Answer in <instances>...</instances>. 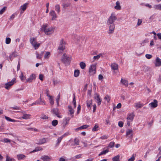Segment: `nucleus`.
Masks as SVG:
<instances>
[{"mask_svg": "<svg viewBox=\"0 0 161 161\" xmlns=\"http://www.w3.org/2000/svg\"><path fill=\"white\" fill-rule=\"evenodd\" d=\"M88 127V126L87 125H84L80 127L78 129H83L87 128Z\"/></svg>", "mask_w": 161, "mask_h": 161, "instance_id": "nucleus-53", "label": "nucleus"}, {"mask_svg": "<svg viewBox=\"0 0 161 161\" xmlns=\"http://www.w3.org/2000/svg\"><path fill=\"white\" fill-rule=\"evenodd\" d=\"M16 82V79L15 78H13L12 80L6 83L5 85V88L7 90H9Z\"/></svg>", "mask_w": 161, "mask_h": 161, "instance_id": "nucleus-4", "label": "nucleus"}, {"mask_svg": "<svg viewBox=\"0 0 161 161\" xmlns=\"http://www.w3.org/2000/svg\"><path fill=\"white\" fill-rule=\"evenodd\" d=\"M50 53L49 52H46L45 54L44 58L45 59H48L50 56Z\"/></svg>", "mask_w": 161, "mask_h": 161, "instance_id": "nucleus-26", "label": "nucleus"}, {"mask_svg": "<svg viewBox=\"0 0 161 161\" xmlns=\"http://www.w3.org/2000/svg\"><path fill=\"white\" fill-rule=\"evenodd\" d=\"M80 65L81 69H84L86 66L85 63L83 62H80Z\"/></svg>", "mask_w": 161, "mask_h": 161, "instance_id": "nucleus-37", "label": "nucleus"}, {"mask_svg": "<svg viewBox=\"0 0 161 161\" xmlns=\"http://www.w3.org/2000/svg\"><path fill=\"white\" fill-rule=\"evenodd\" d=\"M46 140L45 138H42L40 140L39 144H42L46 143Z\"/></svg>", "mask_w": 161, "mask_h": 161, "instance_id": "nucleus-44", "label": "nucleus"}, {"mask_svg": "<svg viewBox=\"0 0 161 161\" xmlns=\"http://www.w3.org/2000/svg\"><path fill=\"white\" fill-rule=\"evenodd\" d=\"M52 124L53 126H55L57 125L58 124V121L56 120H53L52 121Z\"/></svg>", "mask_w": 161, "mask_h": 161, "instance_id": "nucleus-49", "label": "nucleus"}, {"mask_svg": "<svg viewBox=\"0 0 161 161\" xmlns=\"http://www.w3.org/2000/svg\"><path fill=\"white\" fill-rule=\"evenodd\" d=\"M144 104L141 103L140 102H138L135 103L134 107L136 108H142Z\"/></svg>", "mask_w": 161, "mask_h": 161, "instance_id": "nucleus-23", "label": "nucleus"}, {"mask_svg": "<svg viewBox=\"0 0 161 161\" xmlns=\"http://www.w3.org/2000/svg\"><path fill=\"white\" fill-rule=\"evenodd\" d=\"M19 77L22 81H24L26 79V77L25 76H24L23 73L21 72V75L19 76Z\"/></svg>", "mask_w": 161, "mask_h": 161, "instance_id": "nucleus-32", "label": "nucleus"}, {"mask_svg": "<svg viewBox=\"0 0 161 161\" xmlns=\"http://www.w3.org/2000/svg\"><path fill=\"white\" fill-rule=\"evenodd\" d=\"M52 111L59 118H62V116L60 114L58 109L57 108H53L52 110Z\"/></svg>", "mask_w": 161, "mask_h": 161, "instance_id": "nucleus-12", "label": "nucleus"}, {"mask_svg": "<svg viewBox=\"0 0 161 161\" xmlns=\"http://www.w3.org/2000/svg\"><path fill=\"white\" fill-rule=\"evenodd\" d=\"M36 77V76L35 74H32L26 80V82H31L35 80Z\"/></svg>", "mask_w": 161, "mask_h": 161, "instance_id": "nucleus-8", "label": "nucleus"}, {"mask_svg": "<svg viewBox=\"0 0 161 161\" xmlns=\"http://www.w3.org/2000/svg\"><path fill=\"white\" fill-rule=\"evenodd\" d=\"M55 9L57 13L59 14L60 10V6L58 4H56L55 6Z\"/></svg>", "mask_w": 161, "mask_h": 161, "instance_id": "nucleus-29", "label": "nucleus"}, {"mask_svg": "<svg viewBox=\"0 0 161 161\" xmlns=\"http://www.w3.org/2000/svg\"><path fill=\"white\" fill-rule=\"evenodd\" d=\"M41 119H48V117L45 114H42Z\"/></svg>", "mask_w": 161, "mask_h": 161, "instance_id": "nucleus-51", "label": "nucleus"}, {"mask_svg": "<svg viewBox=\"0 0 161 161\" xmlns=\"http://www.w3.org/2000/svg\"><path fill=\"white\" fill-rule=\"evenodd\" d=\"M120 82L123 84V85H125V86H128V82L127 80L121 78L120 80Z\"/></svg>", "mask_w": 161, "mask_h": 161, "instance_id": "nucleus-24", "label": "nucleus"}, {"mask_svg": "<svg viewBox=\"0 0 161 161\" xmlns=\"http://www.w3.org/2000/svg\"><path fill=\"white\" fill-rule=\"evenodd\" d=\"M49 98V103L51 105V106H53L54 102L53 97V96H51V97H50Z\"/></svg>", "mask_w": 161, "mask_h": 161, "instance_id": "nucleus-33", "label": "nucleus"}, {"mask_svg": "<svg viewBox=\"0 0 161 161\" xmlns=\"http://www.w3.org/2000/svg\"><path fill=\"white\" fill-rule=\"evenodd\" d=\"M74 142L75 144V145H79V140L78 139H77V138H75L74 140Z\"/></svg>", "mask_w": 161, "mask_h": 161, "instance_id": "nucleus-52", "label": "nucleus"}, {"mask_svg": "<svg viewBox=\"0 0 161 161\" xmlns=\"http://www.w3.org/2000/svg\"><path fill=\"white\" fill-rule=\"evenodd\" d=\"M135 156L134 155V154H133L132 155L131 157L128 160V161H134L135 160Z\"/></svg>", "mask_w": 161, "mask_h": 161, "instance_id": "nucleus-54", "label": "nucleus"}, {"mask_svg": "<svg viewBox=\"0 0 161 161\" xmlns=\"http://www.w3.org/2000/svg\"><path fill=\"white\" fill-rule=\"evenodd\" d=\"M158 37V38L160 40H161V33H158L157 34Z\"/></svg>", "mask_w": 161, "mask_h": 161, "instance_id": "nucleus-64", "label": "nucleus"}, {"mask_svg": "<svg viewBox=\"0 0 161 161\" xmlns=\"http://www.w3.org/2000/svg\"><path fill=\"white\" fill-rule=\"evenodd\" d=\"M65 46L64 41L63 39H61L60 41V44L58 47V50L63 51L64 49Z\"/></svg>", "mask_w": 161, "mask_h": 161, "instance_id": "nucleus-10", "label": "nucleus"}, {"mask_svg": "<svg viewBox=\"0 0 161 161\" xmlns=\"http://www.w3.org/2000/svg\"><path fill=\"white\" fill-rule=\"evenodd\" d=\"M109 25V31L108 33L109 34H112L113 33L115 29V26L114 24L108 25Z\"/></svg>", "mask_w": 161, "mask_h": 161, "instance_id": "nucleus-13", "label": "nucleus"}, {"mask_svg": "<svg viewBox=\"0 0 161 161\" xmlns=\"http://www.w3.org/2000/svg\"><path fill=\"white\" fill-rule=\"evenodd\" d=\"M11 141L9 139L5 138L0 140V142H4V143H10L11 142Z\"/></svg>", "mask_w": 161, "mask_h": 161, "instance_id": "nucleus-28", "label": "nucleus"}, {"mask_svg": "<svg viewBox=\"0 0 161 161\" xmlns=\"http://www.w3.org/2000/svg\"><path fill=\"white\" fill-rule=\"evenodd\" d=\"M63 136H61L58 137V139H57V142L56 143V145L58 146L59 145L60 142H61V140H62V139L63 138Z\"/></svg>", "mask_w": 161, "mask_h": 161, "instance_id": "nucleus-38", "label": "nucleus"}, {"mask_svg": "<svg viewBox=\"0 0 161 161\" xmlns=\"http://www.w3.org/2000/svg\"><path fill=\"white\" fill-rule=\"evenodd\" d=\"M104 99L107 102L109 103L110 100V97L108 95H106L104 97Z\"/></svg>", "mask_w": 161, "mask_h": 161, "instance_id": "nucleus-47", "label": "nucleus"}, {"mask_svg": "<svg viewBox=\"0 0 161 161\" xmlns=\"http://www.w3.org/2000/svg\"><path fill=\"white\" fill-rule=\"evenodd\" d=\"M118 125L120 127H122L123 126V123L122 121H119L118 123Z\"/></svg>", "mask_w": 161, "mask_h": 161, "instance_id": "nucleus-63", "label": "nucleus"}, {"mask_svg": "<svg viewBox=\"0 0 161 161\" xmlns=\"http://www.w3.org/2000/svg\"><path fill=\"white\" fill-rule=\"evenodd\" d=\"M111 67L112 70L114 72V70H117L118 69V65L117 64L115 63L112 64L111 65Z\"/></svg>", "mask_w": 161, "mask_h": 161, "instance_id": "nucleus-18", "label": "nucleus"}, {"mask_svg": "<svg viewBox=\"0 0 161 161\" xmlns=\"http://www.w3.org/2000/svg\"><path fill=\"white\" fill-rule=\"evenodd\" d=\"M5 118L7 120L9 121H11L13 122H16L17 121L15 120L11 119L9 117L7 116H5Z\"/></svg>", "mask_w": 161, "mask_h": 161, "instance_id": "nucleus-45", "label": "nucleus"}, {"mask_svg": "<svg viewBox=\"0 0 161 161\" xmlns=\"http://www.w3.org/2000/svg\"><path fill=\"white\" fill-rule=\"evenodd\" d=\"M70 6V4L69 3H64L63 5V6L64 8H66Z\"/></svg>", "mask_w": 161, "mask_h": 161, "instance_id": "nucleus-57", "label": "nucleus"}, {"mask_svg": "<svg viewBox=\"0 0 161 161\" xmlns=\"http://www.w3.org/2000/svg\"><path fill=\"white\" fill-rule=\"evenodd\" d=\"M80 74V71L78 69H76L75 70L74 73V76L75 77H77L79 76Z\"/></svg>", "mask_w": 161, "mask_h": 161, "instance_id": "nucleus-36", "label": "nucleus"}, {"mask_svg": "<svg viewBox=\"0 0 161 161\" xmlns=\"http://www.w3.org/2000/svg\"><path fill=\"white\" fill-rule=\"evenodd\" d=\"M94 99L95 102L97 103L98 105H100L101 104L102 100L98 94L96 93L95 94Z\"/></svg>", "mask_w": 161, "mask_h": 161, "instance_id": "nucleus-7", "label": "nucleus"}, {"mask_svg": "<svg viewBox=\"0 0 161 161\" xmlns=\"http://www.w3.org/2000/svg\"><path fill=\"white\" fill-rule=\"evenodd\" d=\"M42 148L40 147H36L35 149L32 151V152L34 153L40 150H42Z\"/></svg>", "mask_w": 161, "mask_h": 161, "instance_id": "nucleus-40", "label": "nucleus"}, {"mask_svg": "<svg viewBox=\"0 0 161 161\" xmlns=\"http://www.w3.org/2000/svg\"><path fill=\"white\" fill-rule=\"evenodd\" d=\"M145 57L147 59H150L152 58V56L151 54H146Z\"/></svg>", "mask_w": 161, "mask_h": 161, "instance_id": "nucleus-56", "label": "nucleus"}, {"mask_svg": "<svg viewBox=\"0 0 161 161\" xmlns=\"http://www.w3.org/2000/svg\"><path fill=\"white\" fill-rule=\"evenodd\" d=\"M109 152L108 149L104 150L102 151L99 154V156H100L103 154H105Z\"/></svg>", "mask_w": 161, "mask_h": 161, "instance_id": "nucleus-42", "label": "nucleus"}, {"mask_svg": "<svg viewBox=\"0 0 161 161\" xmlns=\"http://www.w3.org/2000/svg\"><path fill=\"white\" fill-rule=\"evenodd\" d=\"M17 157L18 160H20L25 159L26 156L24 154H19L17 155Z\"/></svg>", "mask_w": 161, "mask_h": 161, "instance_id": "nucleus-21", "label": "nucleus"}, {"mask_svg": "<svg viewBox=\"0 0 161 161\" xmlns=\"http://www.w3.org/2000/svg\"><path fill=\"white\" fill-rule=\"evenodd\" d=\"M54 28L53 27H48V25L45 24L43 25L42 27L41 30L47 35H51L54 32Z\"/></svg>", "mask_w": 161, "mask_h": 161, "instance_id": "nucleus-1", "label": "nucleus"}, {"mask_svg": "<svg viewBox=\"0 0 161 161\" xmlns=\"http://www.w3.org/2000/svg\"><path fill=\"white\" fill-rule=\"evenodd\" d=\"M114 142H111L109 144L108 146V149L111 148L113 147L114 146Z\"/></svg>", "mask_w": 161, "mask_h": 161, "instance_id": "nucleus-50", "label": "nucleus"}, {"mask_svg": "<svg viewBox=\"0 0 161 161\" xmlns=\"http://www.w3.org/2000/svg\"><path fill=\"white\" fill-rule=\"evenodd\" d=\"M110 118V116H108V118L107 119L105 120L106 123L107 125H110V121L109 120V119Z\"/></svg>", "mask_w": 161, "mask_h": 161, "instance_id": "nucleus-59", "label": "nucleus"}, {"mask_svg": "<svg viewBox=\"0 0 161 161\" xmlns=\"http://www.w3.org/2000/svg\"><path fill=\"white\" fill-rule=\"evenodd\" d=\"M96 64L91 65L89 69V72L90 75H93L96 73Z\"/></svg>", "mask_w": 161, "mask_h": 161, "instance_id": "nucleus-5", "label": "nucleus"}, {"mask_svg": "<svg viewBox=\"0 0 161 161\" xmlns=\"http://www.w3.org/2000/svg\"><path fill=\"white\" fill-rule=\"evenodd\" d=\"M68 114L70 115L71 118H73L74 117V110L72 108L71 106L69 105L68 106Z\"/></svg>", "mask_w": 161, "mask_h": 161, "instance_id": "nucleus-9", "label": "nucleus"}, {"mask_svg": "<svg viewBox=\"0 0 161 161\" xmlns=\"http://www.w3.org/2000/svg\"><path fill=\"white\" fill-rule=\"evenodd\" d=\"M108 136L106 135H103L101 136L100 138L102 139H106L108 138Z\"/></svg>", "mask_w": 161, "mask_h": 161, "instance_id": "nucleus-60", "label": "nucleus"}, {"mask_svg": "<svg viewBox=\"0 0 161 161\" xmlns=\"http://www.w3.org/2000/svg\"><path fill=\"white\" fill-rule=\"evenodd\" d=\"M134 113H132L129 114L127 116V119L128 120H129L130 121H132L134 117Z\"/></svg>", "mask_w": 161, "mask_h": 161, "instance_id": "nucleus-19", "label": "nucleus"}, {"mask_svg": "<svg viewBox=\"0 0 161 161\" xmlns=\"http://www.w3.org/2000/svg\"><path fill=\"white\" fill-rule=\"evenodd\" d=\"M49 14L52 17V20H55L57 17V15L54 10H52L49 12Z\"/></svg>", "mask_w": 161, "mask_h": 161, "instance_id": "nucleus-15", "label": "nucleus"}, {"mask_svg": "<svg viewBox=\"0 0 161 161\" xmlns=\"http://www.w3.org/2000/svg\"><path fill=\"white\" fill-rule=\"evenodd\" d=\"M40 43L37 42L33 46L35 49H37L40 46Z\"/></svg>", "mask_w": 161, "mask_h": 161, "instance_id": "nucleus-43", "label": "nucleus"}, {"mask_svg": "<svg viewBox=\"0 0 161 161\" xmlns=\"http://www.w3.org/2000/svg\"><path fill=\"white\" fill-rule=\"evenodd\" d=\"M36 57L37 58L39 59H41V58L42 57V56L43 54V52L41 54H39L37 52H36Z\"/></svg>", "mask_w": 161, "mask_h": 161, "instance_id": "nucleus-39", "label": "nucleus"}, {"mask_svg": "<svg viewBox=\"0 0 161 161\" xmlns=\"http://www.w3.org/2000/svg\"><path fill=\"white\" fill-rule=\"evenodd\" d=\"M39 101H42L44 105L46 104V103L45 102V101L44 100H42L41 97H40L38 100H36L34 103L31 104V106H32L33 105L38 104H40V103L39 102Z\"/></svg>", "mask_w": 161, "mask_h": 161, "instance_id": "nucleus-17", "label": "nucleus"}, {"mask_svg": "<svg viewBox=\"0 0 161 161\" xmlns=\"http://www.w3.org/2000/svg\"><path fill=\"white\" fill-rule=\"evenodd\" d=\"M71 58L65 54H64L61 59L62 61L65 65L69 64L71 61Z\"/></svg>", "mask_w": 161, "mask_h": 161, "instance_id": "nucleus-3", "label": "nucleus"}, {"mask_svg": "<svg viewBox=\"0 0 161 161\" xmlns=\"http://www.w3.org/2000/svg\"><path fill=\"white\" fill-rule=\"evenodd\" d=\"M59 99H60V96H59V95H58V96L57 98L56 99V101L57 103V104L58 106L59 105Z\"/></svg>", "mask_w": 161, "mask_h": 161, "instance_id": "nucleus-61", "label": "nucleus"}, {"mask_svg": "<svg viewBox=\"0 0 161 161\" xmlns=\"http://www.w3.org/2000/svg\"><path fill=\"white\" fill-rule=\"evenodd\" d=\"M153 7L155 9L161 10V4L155 5L153 6Z\"/></svg>", "mask_w": 161, "mask_h": 161, "instance_id": "nucleus-30", "label": "nucleus"}, {"mask_svg": "<svg viewBox=\"0 0 161 161\" xmlns=\"http://www.w3.org/2000/svg\"><path fill=\"white\" fill-rule=\"evenodd\" d=\"M98 130V125L95 124L94 127L92 129V130L93 131H97Z\"/></svg>", "mask_w": 161, "mask_h": 161, "instance_id": "nucleus-46", "label": "nucleus"}, {"mask_svg": "<svg viewBox=\"0 0 161 161\" xmlns=\"http://www.w3.org/2000/svg\"><path fill=\"white\" fill-rule=\"evenodd\" d=\"M30 41L31 44L33 46L34 45L35 43H36L37 42L36 41V38L35 37H31L30 38Z\"/></svg>", "mask_w": 161, "mask_h": 161, "instance_id": "nucleus-22", "label": "nucleus"}, {"mask_svg": "<svg viewBox=\"0 0 161 161\" xmlns=\"http://www.w3.org/2000/svg\"><path fill=\"white\" fill-rule=\"evenodd\" d=\"M133 132L132 130H128L126 131V136H128L129 135H131V136L132 137V133Z\"/></svg>", "mask_w": 161, "mask_h": 161, "instance_id": "nucleus-31", "label": "nucleus"}, {"mask_svg": "<svg viewBox=\"0 0 161 161\" xmlns=\"http://www.w3.org/2000/svg\"><path fill=\"white\" fill-rule=\"evenodd\" d=\"M18 56V54L16 51L12 52L9 56V58L11 61L13 60L14 58H15Z\"/></svg>", "mask_w": 161, "mask_h": 161, "instance_id": "nucleus-16", "label": "nucleus"}, {"mask_svg": "<svg viewBox=\"0 0 161 161\" xmlns=\"http://www.w3.org/2000/svg\"><path fill=\"white\" fill-rule=\"evenodd\" d=\"M44 76L42 74H40L39 76V78L41 80H43Z\"/></svg>", "mask_w": 161, "mask_h": 161, "instance_id": "nucleus-62", "label": "nucleus"}, {"mask_svg": "<svg viewBox=\"0 0 161 161\" xmlns=\"http://www.w3.org/2000/svg\"><path fill=\"white\" fill-rule=\"evenodd\" d=\"M119 157L120 156L119 155L114 156L112 158L113 161H120Z\"/></svg>", "mask_w": 161, "mask_h": 161, "instance_id": "nucleus-35", "label": "nucleus"}, {"mask_svg": "<svg viewBox=\"0 0 161 161\" xmlns=\"http://www.w3.org/2000/svg\"><path fill=\"white\" fill-rule=\"evenodd\" d=\"M13 159L10 158V157L8 155L6 157V160L5 161H12Z\"/></svg>", "mask_w": 161, "mask_h": 161, "instance_id": "nucleus-58", "label": "nucleus"}, {"mask_svg": "<svg viewBox=\"0 0 161 161\" xmlns=\"http://www.w3.org/2000/svg\"><path fill=\"white\" fill-rule=\"evenodd\" d=\"M154 64L156 67H159L161 66V59L158 57L156 58Z\"/></svg>", "mask_w": 161, "mask_h": 161, "instance_id": "nucleus-14", "label": "nucleus"}, {"mask_svg": "<svg viewBox=\"0 0 161 161\" xmlns=\"http://www.w3.org/2000/svg\"><path fill=\"white\" fill-rule=\"evenodd\" d=\"M40 158L43 161H50L52 158L50 156L43 155Z\"/></svg>", "mask_w": 161, "mask_h": 161, "instance_id": "nucleus-11", "label": "nucleus"}, {"mask_svg": "<svg viewBox=\"0 0 161 161\" xmlns=\"http://www.w3.org/2000/svg\"><path fill=\"white\" fill-rule=\"evenodd\" d=\"M11 41V39L10 38H6L5 40V43L7 44H8L10 43Z\"/></svg>", "mask_w": 161, "mask_h": 161, "instance_id": "nucleus-48", "label": "nucleus"}, {"mask_svg": "<svg viewBox=\"0 0 161 161\" xmlns=\"http://www.w3.org/2000/svg\"><path fill=\"white\" fill-rule=\"evenodd\" d=\"M142 22V19H138L137 25L139 26L140 25Z\"/></svg>", "mask_w": 161, "mask_h": 161, "instance_id": "nucleus-55", "label": "nucleus"}, {"mask_svg": "<svg viewBox=\"0 0 161 161\" xmlns=\"http://www.w3.org/2000/svg\"><path fill=\"white\" fill-rule=\"evenodd\" d=\"M92 100H88L86 102L87 106L88 107H91L92 104Z\"/></svg>", "mask_w": 161, "mask_h": 161, "instance_id": "nucleus-34", "label": "nucleus"}, {"mask_svg": "<svg viewBox=\"0 0 161 161\" xmlns=\"http://www.w3.org/2000/svg\"><path fill=\"white\" fill-rule=\"evenodd\" d=\"M101 56H102V54L100 53L97 56H94V57H93L94 60L93 61H94L95 60H97Z\"/></svg>", "mask_w": 161, "mask_h": 161, "instance_id": "nucleus-41", "label": "nucleus"}, {"mask_svg": "<svg viewBox=\"0 0 161 161\" xmlns=\"http://www.w3.org/2000/svg\"><path fill=\"white\" fill-rule=\"evenodd\" d=\"M27 5L28 3H27L24 4L23 5L21 6L19 8L20 10L23 11L25 10L27 8Z\"/></svg>", "mask_w": 161, "mask_h": 161, "instance_id": "nucleus-25", "label": "nucleus"}, {"mask_svg": "<svg viewBox=\"0 0 161 161\" xmlns=\"http://www.w3.org/2000/svg\"><path fill=\"white\" fill-rule=\"evenodd\" d=\"M157 103V101L155 99H154L153 100V102L150 103L149 105L152 108H154L157 107L158 105Z\"/></svg>", "mask_w": 161, "mask_h": 161, "instance_id": "nucleus-20", "label": "nucleus"}, {"mask_svg": "<svg viewBox=\"0 0 161 161\" xmlns=\"http://www.w3.org/2000/svg\"><path fill=\"white\" fill-rule=\"evenodd\" d=\"M22 116L20 117L19 119H22L25 120L30 119L31 118V115L29 114H25L24 112H22Z\"/></svg>", "mask_w": 161, "mask_h": 161, "instance_id": "nucleus-6", "label": "nucleus"}, {"mask_svg": "<svg viewBox=\"0 0 161 161\" xmlns=\"http://www.w3.org/2000/svg\"><path fill=\"white\" fill-rule=\"evenodd\" d=\"M114 8L117 10H120V9L121 6L119 2L117 1L116 3V6H115Z\"/></svg>", "mask_w": 161, "mask_h": 161, "instance_id": "nucleus-27", "label": "nucleus"}, {"mask_svg": "<svg viewBox=\"0 0 161 161\" xmlns=\"http://www.w3.org/2000/svg\"><path fill=\"white\" fill-rule=\"evenodd\" d=\"M117 19V18L115 14L114 13H112L107 21V24H114V23Z\"/></svg>", "mask_w": 161, "mask_h": 161, "instance_id": "nucleus-2", "label": "nucleus"}]
</instances>
